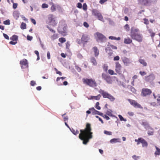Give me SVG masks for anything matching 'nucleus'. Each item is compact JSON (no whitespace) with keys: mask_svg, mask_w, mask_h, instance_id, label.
Instances as JSON below:
<instances>
[{"mask_svg":"<svg viewBox=\"0 0 160 160\" xmlns=\"http://www.w3.org/2000/svg\"><path fill=\"white\" fill-rule=\"evenodd\" d=\"M124 28L127 31H128L129 30L130 28L128 24H126L125 25Z\"/></svg>","mask_w":160,"mask_h":160,"instance_id":"45","label":"nucleus"},{"mask_svg":"<svg viewBox=\"0 0 160 160\" xmlns=\"http://www.w3.org/2000/svg\"><path fill=\"white\" fill-rule=\"evenodd\" d=\"M128 114L130 116H132L134 115V113L131 112H128Z\"/></svg>","mask_w":160,"mask_h":160,"instance_id":"60","label":"nucleus"},{"mask_svg":"<svg viewBox=\"0 0 160 160\" xmlns=\"http://www.w3.org/2000/svg\"><path fill=\"white\" fill-rule=\"evenodd\" d=\"M101 96L100 94H98L97 96H90V99H94L98 100L100 99Z\"/></svg>","mask_w":160,"mask_h":160,"instance_id":"19","label":"nucleus"},{"mask_svg":"<svg viewBox=\"0 0 160 160\" xmlns=\"http://www.w3.org/2000/svg\"><path fill=\"white\" fill-rule=\"evenodd\" d=\"M155 79V77L153 74H150L148 76L145 77V79L146 81L148 82H152Z\"/></svg>","mask_w":160,"mask_h":160,"instance_id":"15","label":"nucleus"},{"mask_svg":"<svg viewBox=\"0 0 160 160\" xmlns=\"http://www.w3.org/2000/svg\"><path fill=\"white\" fill-rule=\"evenodd\" d=\"M47 28L49 30V31L52 32L53 33H55V31L53 29H52V28H51L50 27H49L48 26H47Z\"/></svg>","mask_w":160,"mask_h":160,"instance_id":"46","label":"nucleus"},{"mask_svg":"<svg viewBox=\"0 0 160 160\" xmlns=\"http://www.w3.org/2000/svg\"><path fill=\"white\" fill-rule=\"evenodd\" d=\"M98 92L102 94L104 98H108L111 101H113L115 99V98L112 95L101 89H100Z\"/></svg>","mask_w":160,"mask_h":160,"instance_id":"4","label":"nucleus"},{"mask_svg":"<svg viewBox=\"0 0 160 160\" xmlns=\"http://www.w3.org/2000/svg\"><path fill=\"white\" fill-rule=\"evenodd\" d=\"M128 100L130 103V104L134 107H137L139 108H142L141 105L137 102L131 99H128Z\"/></svg>","mask_w":160,"mask_h":160,"instance_id":"12","label":"nucleus"},{"mask_svg":"<svg viewBox=\"0 0 160 160\" xmlns=\"http://www.w3.org/2000/svg\"><path fill=\"white\" fill-rule=\"evenodd\" d=\"M144 21V23L146 25H148L149 24V21L147 19L144 18L143 19Z\"/></svg>","mask_w":160,"mask_h":160,"instance_id":"49","label":"nucleus"},{"mask_svg":"<svg viewBox=\"0 0 160 160\" xmlns=\"http://www.w3.org/2000/svg\"><path fill=\"white\" fill-rule=\"evenodd\" d=\"M141 2L142 4L147 5L151 2L150 0H141Z\"/></svg>","mask_w":160,"mask_h":160,"instance_id":"22","label":"nucleus"},{"mask_svg":"<svg viewBox=\"0 0 160 160\" xmlns=\"http://www.w3.org/2000/svg\"><path fill=\"white\" fill-rule=\"evenodd\" d=\"M18 37L16 35H13L10 38V39L13 41L17 42L18 40Z\"/></svg>","mask_w":160,"mask_h":160,"instance_id":"28","label":"nucleus"},{"mask_svg":"<svg viewBox=\"0 0 160 160\" xmlns=\"http://www.w3.org/2000/svg\"><path fill=\"white\" fill-rule=\"evenodd\" d=\"M92 50L94 53L95 57H97L99 54V50L97 47H94L92 48Z\"/></svg>","mask_w":160,"mask_h":160,"instance_id":"18","label":"nucleus"},{"mask_svg":"<svg viewBox=\"0 0 160 160\" xmlns=\"http://www.w3.org/2000/svg\"><path fill=\"white\" fill-rule=\"evenodd\" d=\"M19 16V13L17 11H15L13 13V16L16 19H18Z\"/></svg>","mask_w":160,"mask_h":160,"instance_id":"26","label":"nucleus"},{"mask_svg":"<svg viewBox=\"0 0 160 160\" xmlns=\"http://www.w3.org/2000/svg\"><path fill=\"white\" fill-rule=\"evenodd\" d=\"M65 77H58L56 79V81L58 82L61 79L63 80L66 78Z\"/></svg>","mask_w":160,"mask_h":160,"instance_id":"53","label":"nucleus"},{"mask_svg":"<svg viewBox=\"0 0 160 160\" xmlns=\"http://www.w3.org/2000/svg\"><path fill=\"white\" fill-rule=\"evenodd\" d=\"M77 7L79 8H81L82 7V4L80 3H78V5L77 6Z\"/></svg>","mask_w":160,"mask_h":160,"instance_id":"64","label":"nucleus"},{"mask_svg":"<svg viewBox=\"0 0 160 160\" xmlns=\"http://www.w3.org/2000/svg\"><path fill=\"white\" fill-rule=\"evenodd\" d=\"M104 132V134L109 135H111L112 134V132L108 131L106 130H105Z\"/></svg>","mask_w":160,"mask_h":160,"instance_id":"44","label":"nucleus"},{"mask_svg":"<svg viewBox=\"0 0 160 160\" xmlns=\"http://www.w3.org/2000/svg\"><path fill=\"white\" fill-rule=\"evenodd\" d=\"M151 130H152V131L149 130L148 131V135H152L153 134L154 132L153 131V129L152 128V129H151Z\"/></svg>","mask_w":160,"mask_h":160,"instance_id":"42","label":"nucleus"},{"mask_svg":"<svg viewBox=\"0 0 160 160\" xmlns=\"http://www.w3.org/2000/svg\"><path fill=\"white\" fill-rule=\"evenodd\" d=\"M66 48H68L70 46V42L69 41H68L66 43Z\"/></svg>","mask_w":160,"mask_h":160,"instance_id":"56","label":"nucleus"},{"mask_svg":"<svg viewBox=\"0 0 160 160\" xmlns=\"http://www.w3.org/2000/svg\"><path fill=\"white\" fill-rule=\"evenodd\" d=\"M152 93L151 89L147 88H143L142 89L141 95L143 97H146L149 96Z\"/></svg>","mask_w":160,"mask_h":160,"instance_id":"10","label":"nucleus"},{"mask_svg":"<svg viewBox=\"0 0 160 160\" xmlns=\"http://www.w3.org/2000/svg\"><path fill=\"white\" fill-rule=\"evenodd\" d=\"M107 48H109V49H117V48L116 46L111 44L109 45Z\"/></svg>","mask_w":160,"mask_h":160,"instance_id":"31","label":"nucleus"},{"mask_svg":"<svg viewBox=\"0 0 160 160\" xmlns=\"http://www.w3.org/2000/svg\"><path fill=\"white\" fill-rule=\"evenodd\" d=\"M61 23H62V22H59V25L58 29V31L59 33L61 34L64 33L66 32L67 30L66 25L64 24L62 25L60 24Z\"/></svg>","mask_w":160,"mask_h":160,"instance_id":"11","label":"nucleus"},{"mask_svg":"<svg viewBox=\"0 0 160 160\" xmlns=\"http://www.w3.org/2000/svg\"><path fill=\"white\" fill-rule=\"evenodd\" d=\"M83 25L86 28H88L89 26V24L86 22H85L83 23Z\"/></svg>","mask_w":160,"mask_h":160,"instance_id":"55","label":"nucleus"},{"mask_svg":"<svg viewBox=\"0 0 160 160\" xmlns=\"http://www.w3.org/2000/svg\"><path fill=\"white\" fill-rule=\"evenodd\" d=\"M72 132L74 135H76L79 133V131L78 130H76L74 129H72V130H71Z\"/></svg>","mask_w":160,"mask_h":160,"instance_id":"35","label":"nucleus"},{"mask_svg":"<svg viewBox=\"0 0 160 160\" xmlns=\"http://www.w3.org/2000/svg\"><path fill=\"white\" fill-rule=\"evenodd\" d=\"M155 148L156 150L155 152V155L156 156L160 155V149L157 146H155Z\"/></svg>","mask_w":160,"mask_h":160,"instance_id":"25","label":"nucleus"},{"mask_svg":"<svg viewBox=\"0 0 160 160\" xmlns=\"http://www.w3.org/2000/svg\"><path fill=\"white\" fill-rule=\"evenodd\" d=\"M82 80L83 83L90 87H94L97 86V83L94 79L83 78Z\"/></svg>","mask_w":160,"mask_h":160,"instance_id":"5","label":"nucleus"},{"mask_svg":"<svg viewBox=\"0 0 160 160\" xmlns=\"http://www.w3.org/2000/svg\"><path fill=\"white\" fill-rule=\"evenodd\" d=\"M32 39V36H30L29 35H28L27 36V40H28L31 41V40Z\"/></svg>","mask_w":160,"mask_h":160,"instance_id":"63","label":"nucleus"},{"mask_svg":"<svg viewBox=\"0 0 160 160\" xmlns=\"http://www.w3.org/2000/svg\"><path fill=\"white\" fill-rule=\"evenodd\" d=\"M110 142L111 143H114L117 142H119V139L118 138H113L111 139Z\"/></svg>","mask_w":160,"mask_h":160,"instance_id":"27","label":"nucleus"},{"mask_svg":"<svg viewBox=\"0 0 160 160\" xmlns=\"http://www.w3.org/2000/svg\"><path fill=\"white\" fill-rule=\"evenodd\" d=\"M135 141L137 142V145H138L140 143H141L143 147H146L148 145V143L147 141L144 139L142 138H139L138 139H135Z\"/></svg>","mask_w":160,"mask_h":160,"instance_id":"7","label":"nucleus"},{"mask_svg":"<svg viewBox=\"0 0 160 160\" xmlns=\"http://www.w3.org/2000/svg\"><path fill=\"white\" fill-rule=\"evenodd\" d=\"M91 124L87 123L84 130H80L79 135V138L83 141V143L86 144L90 139L92 138V132H91Z\"/></svg>","mask_w":160,"mask_h":160,"instance_id":"1","label":"nucleus"},{"mask_svg":"<svg viewBox=\"0 0 160 160\" xmlns=\"http://www.w3.org/2000/svg\"><path fill=\"white\" fill-rule=\"evenodd\" d=\"M95 117L97 118H98L99 120L102 123H103V122L102 119L100 118L98 116H96Z\"/></svg>","mask_w":160,"mask_h":160,"instance_id":"61","label":"nucleus"},{"mask_svg":"<svg viewBox=\"0 0 160 160\" xmlns=\"http://www.w3.org/2000/svg\"><path fill=\"white\" fill-rule=\"evenodd\" d=\"M102 68L105 72H107L108 69V66L106 64H104L102 66Z\"/></svg>","mask_w":160,"mask_h":160,"instance_id":"33","label":"nucleus"},{"mask_svg":"<svg viewBox=\"0 0 160 160\" xmlns=\"http://www.w3.org/2000/svg\"><path fill=\"white\" fill-rule=\"evenodd\" d=\"M106 113L107 115L110 116H112V113L111 110H108L107 111Z\"/></svg>","mask_w":160,"mask_h":160,"instance_id":"51","label":"nucleus"},{"mask_svg":"<svg viewBox=\"0 0 160 160\" xmlns=\"http://www.w3.org/2000/svg\"><path fill=\"white\" fill-rule=\"evenodd\" d=\"M132 158L135 160H137V159L139 158V157L135 155H134L132 156Z\"/></svg>","mask_w":160,"mask_h":160,"instance_id":"62","label":"nucleus"},{"mask_svg":"<svg viewBox=\"0 0 160 160\" xmlns=\"http://www.w3.org/2000/svg\"><path fill=\"white\" fill-rule=\"evenodd\" d=\"M151 106L153 107H157L158 106V105L155 102H152L150 103Z\"/></svg>","mask_w":160,"mask_h":160,"instance_id":"50","label":"nucleus"},{"mask_svg":"<svg viewBox=\"0 0 160 160\" xmlns=\"http://www.w3.org/2000/svg\"><path fill=\"white\" fill-rule=\"evenodd\" d=\"M90 39V38L89 35L86 34H83L81 38V39H78L77 40V42L79 44L82 43L84 45L89 42Z\"/></svg>","mask_w":160,"mask_h":160,"instance_id":"3","label":"nucleus"},{"mask_svg":"<svg viewBox=\"0 0 160 160\" xmlns=\"http://www.w3.org/2000/svg\"><path fill=\"white\" fill-rule=\"evenodd\" d=\"M96 35L98 39L100 41L102 42L106 39L105 37L100 33L97 32L96 33Z\"/></svg>","mask_w":160,"mask_h":160,"instance_id":"16","label":"nucleus"},{"mask_svg":"<svg viewBox=\"0 0 160 160\" xmlns=\"http://www.w3.org/2000/svg\"><path fill=\"white\" fill-rule=\"evenodd\" d=\"M108 73L110 74L111 75H113L114 74L116 75L117 74L116 73H114V71L111 69H109L108 70Z\"/></svg>","mask_w":160,"mask_h":160,"instance_id":"40","label":"nucleus"},{"mask_svg":"<svg viewBox=\"0 0 160 160\" xmlns=\"http://www.w3.org/2000/svg\"><path fill=\"white\" fill-rule=\"evenodd\" d=\"M132 42V40L129 38H125L124 39V42L126 44H130Z\"/></svg>","mask_w":160,"mask_h":160,"instance_id":"20","label":"nucleus"},{"mask_svg":"<svg viewBox=\"0 0 160 160\" xmlns=\"http://www.w3.org/2000/svg\"><path fill=\"white\" fill-rule=\"evenodd\" d=\"M102 78L105 80L108 83L111 84L112 82V78L109 75L103 73L102 74Z\"/></svg>","mask_w":160,"mask_h":160,"instance_id":"9","label":"nucleus"},{"mask_svg":"<svg viewBox=\"0 0 160 160\" xmlns=\"http://www.w3.org/2000/svg\"><path fill=\"white\" fill-rule=\"evenodd\" d=\"M107 0H100L99 1V3L101 4H103L104 2L107 1Z\"/></svg>","mask_w":160,"mask_h":160,"instance_id":"54","label":"nucleus"},{"mask_svg":"<svg viewBox=\"0 0 160 160\" xmlns=\"http://www.w3.org/2000/svg\"><path fill=\"white\" fill-rule=\"evenodd\" d=\"M20 64L22 69L27 68L28 67V61L27 60L24 59L20 61Z\"/></svg>","mask_w":160,"mask_h":160,"instance_id":"13","label":"nucleus"},{"mask_svg":"<svg viewBox=\"0 0 160 160\" xmlns=\"http://www.w3.org/2000/svg\"><path fill=\"white\" fill-rule=\"evenodd\" d=\"M122 66L118 62H115V69L116 72L120 74L121 73Z\"/></svg>","mask_w":160,"mask_h":160,"instance_id":"14","label":"nucleus"},{"mask_svg":"<svg viewBox=\"0 0 160 160\" xmlns=\"http://www.w3.org/2000/svg\"><path fill=\"white\" fill-rule=\"evenodd\" d=\"M123 62L125 64H127L128 63H130V61L129 59L128 58H125L123 60Z\"/></svg>","mask_w":160,"mask_h":160,"instance_id":"29","label":"nucleus"},{"mask_svg":"<svg viewBox=\"0 0 160 160\" xmlns=\"http://www.w3.org/2000/svg\"><path fill=\"white\" fill-rule=\"evenodd\" d=\"M26 25L25 23L24 22H22L21 25V28L22 29H24L26 28Z\"/></svg>","mask_w":160,"mask_h":160,"instance_id":"36","label":"nucleus"},{"mask_svg":"<svg viewBox=\"0 0 160 160\" xmlns=\"http://www.w3.org/2000/svg\"><path fill=\"white\" fill-rule=\"evenodd\" d=\"M139 31V30L138 29L132 28L130 37L133 39L139 42H141L142 41L143 37L141 34L136 33Z\"/></svg>","mask_w":160,"mask_h":160,"instance_id":"2","label":"nucleus"},{"mask_svg":"<svg viewBox=\"0 0 160 160\" xmlns=\"http://www.w3.org/2000/svg\"><path fill=\"white\" fill-rule=\"evenodd\" d=\"M91 62L93 63V65H96L97 64V62L95 58L94 57H92L91 59Z\"/></svg>","mask_w":160,"mask_h":160,"instance_id":"30","label":"nucleus"},{"mask_svg":"<svg viewBox=\"0 0 160 160\" xmlns=\"http://www.w3.org/2000/svg\"><path fill=\"white\" fill-rule=\"evenodd\" d=\"M120 58L118 56H117L114 57L113 60L114 61H118L119 60Z\"/></svg>","mask_w":160,"mask_h":160,"instance_id":"57","label":"nucleus"},{"mask_svg":"<svg viewBox=\"0 0 160 160\" xmlns=\"http://www.w3.org/2000/svg\"><path fill=\"white\" fill-rule=\"evenodd\" d=\"M99 103L98 102H97L96 103L95 106V108L98 110H100L101 109V107L99 106Z\"/></svg>","mask_w":160,"mask_h":160,"instance_id":"37","label":"nucleus"},{"mask_svg":"<svg viewBox=\"0 0 160 160\" xmlns=\"http://www.w3.org/2000/svg\"><path fill=\"white\" fill-rule=\"evenodd\" d=\"M3 24L5 25H9L10 24V21L8 19L6 20H5L3 22Z\"/></svg>","mask_w":160,"mask_h":160,"instance_id":"43","label":"nucleus"},{"mask_svg":"<svg viewBox=\"0 0 160 160\" xmlns=\"http://www.w3.org/2000/svg\"><path fill=\"white\" fill-rule=\"evenodd\" d=\"M148 31L150 33V35L152 38H153L155 35V33L153 32L152 30L151 29H149L148 30Z\"/></svg>","mask_w":160,"mask_h":160,"instance_id":"23","label":"nucleus"},{"mask_svg":"<svg viewBox=\"0 0 160 160\" xmlns=\"http://www.w3.org/2000/svg\"><path fill=\"white\" fill-rule=\"evenodd\" d=\"M93 114H98L100 116H102L103 113L99 112V111L95 110L93 112Z\"/></svg>","mask_w":160,"mask_h":160,"instance_id":"32","label":"nucleus"},{"mask_svg":"<svg viewBox=\"0 0 160 160\" xmlns=\"http://www.w3.org/2000/svg\"><path fill=\"white\" fill-rule=\"evenodd\" d=\"M92 14L96 16L98 19L101 21H102L103 18L101 13L98 10L93 9L92 11Z\"/></svg>","mask_w":160,"mask_h":160,"instance_id":"8","label":"nucleus"},{"mask_svg":"<svg viewBox=\"0 0 160 160\" xmlns=\"http://www.w3.org/2000/svg\"><path fill=\"white\" fill-rule=\"evenodd\" d=\"M109 48H106V52L108 53L109 56H111L113 54V52L110 49H109Z\"/></svg>","mask_w":160,"mask_h":160,"instance_id":"21","label":"nucleus"},{"mask_svg":"<svg viewBox=\"0 0 160 160\" xmlns=\"http://www.w3.org/2000/svg\"><path fill=\"white\" fill-rule=\"evenodd\" d=\"M66 40L64 38H61L59 39V41L61 43H63L66 42Z\"/></svg>","mask_w":160,"mask_h":160,"instance_id":"38","label":"nucleus"},{"mask_svg":"<svg viewBox=\"0 0 160 160\" xmlns=\"http://www.w3.org/2000/svg\"><path fill=\"white\" fill-rule=\"evenodd\" d=\"M3 36L4 38L7 39L8 40L9 39V37L5 33H3Z\"/></svg>","mask_w":160,"mask_h":160,"instance_id":"58","label":"nucleus"},{"mask_svg":"<svg viewBox=\"0 0 160 160\" xmlns=\"http://www.w3.org/2000/svg\"><path fill=\"white\" fill-rule=\"evenodd\" d=\"M48 20L49 24L55 27L57 25V22L56 21V18L55 16L52 14H49L48 16Z\"/></svg>","mask_w":160,"mask_h":160,"instance_id":"6","label":"nucleus"},{"mask_svg":"<svg viewBox=\"0 0 160 160\" xmlns=\"http://www.w3.org/2000/svg\"><path fill=\"white\" fill-rule=\"evenodd\" d=\"M58 38V34H54L51 36V39L54 40L57 38Z\"/></svg>","mask_w":160,"mask_h":160,"instance_id":"34","label":"nucleus"},{"mask_svg":"<svg viewBox=\"0 0 160 160\" xmlns=\"http://www.w3.org/2000/svg\"><path fill=\"white\" fill-rule=\"evenodd\" d=\"M82 9L84 11L87 10V6L86 3H84L83 4L82 6Z\"/></svg>","mask_w":160,"mask_h":160,"instance_id":"47","label":"nucleus"},{"mask_svg":"<svg viewBox=\"0 0 160 160\" xmlns=\"http://www.w3.org/2000/svg\"><path fill=\"white\" fill-rule=\"evenodd\" d=\"M118 116L120 120L121 121H124L125 122L127 121V119L126 118H123L122 117V116L121 115H118Z\"/></svg>","mask_w":160,"mask_h":160,"instance_id":"39","label":"nucleus"},{"mask_svg":"<svg viewBox=\"0 0 160 160\" xmlns=\"http://www.w3.org/2000/svg\"><path fill=\"white\" fill-rule=\"evenodd\" d=\"M56 7L55 5L52 6L51 7V11L52 12H53L55 11L56 9Z\"/></svg>","mask_w":160,"mask_h":160,"instance_id":"41","label":"nucleus"},{"mask_svg":"<svg viewBox=\"0 0 160 160\" xmlns=\"http://www.w3.org/2000/svg\"><path fill=\"white\" fill-rule=\"evenodd\" d=\"M36 83L35 81H31L30 82V84L32 86H34Z\"/></svg>","mask_w":160,"mask_h":160,"instance_id":"59","label":"nucleus"},{"mask_svg":"<svg viewBox=\"0 0 160 160\" xmlns=\"http://www.w3.org/2000/svg\"><path fill=\"white\" fill-rule=\"evenodd\" d=\"M139 73L142 76H143L146 74V72L144 71H140L139 72Z\"/></svg>","mask_w":160,"mask_h":160,"instance_id":"52","label":"nucleus"},{"mask_svg":"<svg viewBox=\"0 0 160 160\" xmlns=\"http://www.w3.org/2000/svg\"><path fill=\"white\" fill-rule=\"evenodd\" d=\"M141 124L146 129H152V128L146 121L142 122Z\"/></svg>","mask_w":160,"mask_h":160,"instance_id":"17","label":"nucleus"},{"mask_svg":"<svg viewBox=\"0 0 160 160\" xmlns=\"http://www.w3.org/2000/svg\"><path fill=\"white\" fill-rule=\"evenodd\" d=\"M48 7V5L46 3H43L42 5V8H47Z\"/></svg>","mask_w":160,"mask_h":160,"instance_id":"48","label":"nucleus"},{"mask_svg":"<svg viewBox=\"0 0 160 160\" xmlns=\"http://www.w3.org/2000/svg\"><path fill=\"white\" fill-rule=\"evenodd\" d=\"M139 62L141 64H142L144 66H147V63L145 62L144 60L140 59L139 60Z\"/></svg>","mask_w":160,"mask_h":160,"instance_id":"24","label":"nucleus"}]
</instances>
